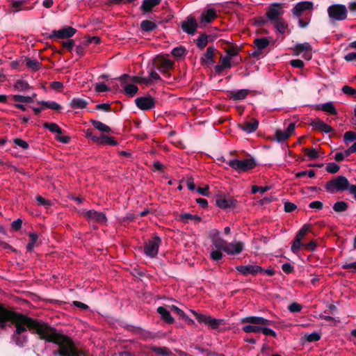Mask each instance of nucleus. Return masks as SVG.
Returning <instances> with one entry per match:
<instances>
[{
	"instance_id": "1",
	"label": "nucleus",
	"mask_w": 356,
	"mask_h": 356,
	"mask_svg": "<svg viewBox=\"0 0 356 356\" xmlns=\"http://www.w3.org/2000/svg\"><path fill=\"white\" fill-rule=\"evenodd\" d=\"M8 323H11L15 327L11 340L19 347H24L27 343V337L22 335L27 330L37 334L40 339H44V323L16 312L12 307H6L0 303V328L5 329Z\"/></svg>"
},
{
	"instance_id": "2",
	"label": "nucleus",
	"mask_w": 356,
	"mask_h": 356,
	"mask_svg": "<svg viewBox=\"0 0 356 356\" xmlns=\"http://www.w3.org/2000/svg\"><path fill=\"white\" fill-rule=\"evenodd\" d=\"M313 9L314 3L309 1L298 2L291 9L292 15L298 19V26L300 28H306L309 24Z\"/></svg>"
},
{
	"instance_id": "3",
	"label": "nucleus",
	"mask_w": 356,
	"mask_h": 356,
	"mask_svg": "<svg viewBox=\"0 0 356 356\" xmlns=\"http://www.w3.org/2000/svg\"><path fill=\"white\" fill-rule=\"evenodd\" d=\"M325 189L333 193L335 191H343L348 190L350 194L353 195L356 200V185H350L345 176H338L326 182Z\"/></svg>"
},
{
	"instance_id": "4",
	"label": "nucleus",
	"mask_w": 356,
	"mask_h": 356,
	"mask_svg": "<svg viewBox=\"0 0 356 356\" xmlns=\"http://www.w3.org/2000/svg\"><path fill=\"white\" fill-rule=\"evenodd\" d=\"M241 323H250L242 327V330L246 333L261 332V325H272L273 321L260 316H250L242 318Z\"/></svg>"
},
{
	"instance_id": "5",
	"label": "nucleus",
	"mask_w": 356,
	"mask_h": 356,
	"mask_svg": "<svg viewBox=\"0 0 356 356\" xmlns=\"http://www.w3.org/2000/svg\"><path fill=\"white\" fill-rule=\"evenodd\" d=\"M212 245L216 250H220L225 252L228 254H240L244 247V244L242 242L227 243L225 240L221 237L211 242Z\"/></svg>"
},
{
	"instance_id": "6",
	"label": "nucleus",
	"mask_w": 356,
	"mask_h": 356,
	"mask_svg": "<svg viewBox=\"0 0 356 356\" xmlns=\"http://www.w3.org/2000/svg\"><path fill=\"white\" fill-rule=\"evenodd\" d=\"M227 164L238 173L248 172L257 165V163L253 157L242 160L231 159L227 162Z\"/></svg>"
},
{
	"instance_id": "7",
	"label": "nucleus",
	"mask_w": 356,
	"mask_h": 356,
	"mask_svg": "<svg viewBox=\"0 0 356 356\" xmlns=\"http://www.w3.org/2000/svg\"><path fill=\"white\" fill-rule=\"evenodd\" d=\"M327 11L332 23L336 21L345 20L348 17V9L343 4H332L327 8Z\"/></svg>"
},
{
	"instance_id": "8",
	"label": "nucleus",
	"mask_w": 356,
	"mask_h": 356,
	"mask_svg": "<svg viewBox=\"0 0 356 356\" xmlns=\"http://www.w3.org/2000/svg\"><path fill=\"white\" fill-rule=\"evenodd\" d=\"M154 67L165 77L170 78V70L174 69L175 63L161 56H157L153 63Z\"/></svg>"
},
{
	"instance_id": "9",
	"label": "nucleus",
	"mask_w": 356,
	"mask_h": 356,
	"mask_svg": "<svg viewBox=\"0 0 356 356\" xmlns=\"http://www.w3.org/2000/svg\"><path fill=\"white\" fill-rule=\"evenodd\" d=\"M161 243V240L160 237L157 235H154L151 239L145 243L143 248L144 253L149 257H156Z\"/></svg>"
},
{
	"instance_id": "10",
	"label": "nucleus",
	"mask_w": 356,
	"mask_h": 356,
	"mask_svg": "<svg viewBox=\"0 0 356 356\" xmlns=\"http://www.w3.org/2000/svg\"><path fill=\"white\" fill-rule=\"evenodd\" d=\"M191 312L195 316V317L196 318L197 321L199 323H203L205 325H207L209 327H211V328H212L213 330L218 329L220 325L222 324L224 322V320L222 319H217L212 318L209 315L199 314L195 310L191 309Z\"/></svg>"
},
{
	"instance_id": "11",
	"label": "nucleus",
	"mask_w": 356,
	"mask_h": 356,
	"mask_svg": "<svg viewBox=\"0 0 356 356\" xmlns=\"http://www.w3.org/2000/svg\"><path fill=\"white\" fill-rule=\"evenodd\" d=\"M46 129H48L50 132L55 134V140L63 144H68L71 138L68 136H63L65 132L56 123L54 122H46Z\"/></svg>"
},
{
	"instance_id": "12",
	"label": "nucleus",
	"mask_w": 356,
	"mask_h": 356,
	"mask_svg": "<svg viewBox=\"0 0 356 356\" xmlns=\"http://www.w3.org/2000/svg\"><path fill=\"white\" fill-rule=\"evenodd\" d=\"M76 29L70 26H64L58 30H53L51 33L46 38H49L50 39H70L72 38L76 33Z\"/></svg>"
},
{
	"instance_id": "13",
	"label": "nucleus",
	"mask_w": 356,
	"mask_h": 356,
	"mask_svg": "<svg viewBox=\"0 0 356 356\" xmlns=\"http://www.w3.org/2000/svg\"><path fill=\"white\" fill-rule=\"evenodd\" d=\"M284 14L283 6L282 3H274L267 9L266 16L270 22H273L282 18Z\"/></svg>"
},
{
	"instance_id": "14",
	"label": "nucleus",
	"mask_w": 356,
	"mask_h": 356,
	"mask_svg": "<svg viewBox=\"0 0 356 356\" xmlns=\"http://www.w3.org/2000/svg\"><path fill=\"white\" fill-rule=\"evenodd\" d=\"M136 106L142 111H149L155 107L156 100L151 95L138 97L134 100Z\"/></svg>"
},
{
	"instance_id": "15",
	"label": "nucleus",
	"mask_w": 356,
	"mask_h": 356,
	"mask_svg": "<svg viewBox=\"0 0 356 356\" xmlns=\"http://www.w3.org/2000/svg\"><path fill=\"white\" fill-rule=\"evenodd\" d=\"M181 27L184 32L188 35H194L197 28V23L195 17L189 15L186 20L181 22Z\"/></svg>"
},
{
	"instance_id": "16",
	"label": "nucleus",
	"mask_w": 356,
	"mask_h": 356,
	"mask_svg": "<svg viewBox=\"0 0 356 356\" xmlns=\"http://www.w3.org/2000/svg\"><path fill=\"white\" fill-rule=\"evenodd\" d=\"M296 124L291 122L289 124L286 131L277 129L275 131L273 139L276 140L278 143H282L286 140L291 134L295 132Z\"/></svg>"
},
{
	"instance_id": "17",
	"label": "nucleus",
	"mask_w": 356,
	"mask_h": 356,
	"mask_svg": "<svg viewBox=\"0 0 356 356\" xmlns=\"http://www.w3.org/2000/svg\"><path fill=\"white\" fill-rule=\"evenodd\" d=\"M215 204L222 209H232L236 207L237 201L232 197L218 196L215 199Z\"/></svg>"
},
{
	"instance_id": "18",
	"label": "nucleus",
	"mask_w": 356,
	"mask_h": 356,
	"mask_svg": "<svg viewBox=\"0 0 356 356\" xmlns=\"http://www.w3.org/2000/svg\"><path fill=\"white\" fill-rule=\"evenodd\" d=\"M236 270L244 276L248 275H256L258 273H262L264 269L257 265L237 266Z\"/></svg>"
},
{
	"instance_id": "19",
	"label": "nucleus",
	"mask_w": 356,
	"mask_h": 356,
	"mask_svg": "<svg viewBox=\"0 0 356 356\" xmlns=\"http://www.w3.org/2000/svg\"><path fill=\"white\" fill-rule=\"evenodd\" d=\"M217 50L213 47H209L206 52L200 58V63L202 65H212L216 63L214 60L215 52Z\"/></svg>"
},
{
	"instance_id": "20",
	"label": "nucleus",
	"mask_w": 356,
	"mask_h": 356,
	"mask_svg": "<svg viewBox=\"0 0 356 356\" xmlns=\"http://www.w3.org/2000/svg\"><path fill=\"white\" fill-rule=\"evenodd\" d=\"M216 10L213 8H209L207 11L202 13L200 16V24L202 26H206L207 24L211 23L217 18Z\"/></svg>"
},
{
	"instance_id": "21",
	"label": "nucleus",
	"mask_w": 356,
	"mask_h": 356,
	"mask_svg": "<svg viewBox=\"0 0 356 356\" xmlns=\"http://www.w3.org/2000/svg\"><path fill=\"white\" fill-rule=\"evenodd\" d=\"M249 93L250 90L248 89L228 90L227 92V97L234 101H241L245 99Z\"/></svg>"
},
{
	"instance_id": "22",
	"label": "nucleus",
	"mask_w": 356,
	"mask_h": 356,
	"mask_svg": "<svg viewBox=\"0 0 356 356\" xmlns=\"http://www.w3.org/2000/svg\"><path fill=\"white\" fill-rule=\"evenodd\" d=\"M85 216L90 220H93L95 222L103 224L107 221L106 214L103 212H99L93 209L89 210L86 213Z\"/></svg>"
},
{
	"instance_id": "23",
	"label": "nucleus",
	"mask_w": 356,
	"mask_h": 356,
	"mask_svg": "<svg viewBox=\"0 0 356 356\" xmlns=\"http://www.w3.org/2000/svg\"><path fill=\"white\" fill-rule=\"evenodd\" d=\"M157 313L160 315L161 319L164 321L166 324H173L175 319L170 314V310L166 307L160 306L156 309Z\"/></svg>"
},
{
	"instance_id": "24",
	"label": "nucleus",
	"mask_w": 356,
	"mask_h": 356,
	"mask_svg": "<svg viewBox=\"0 0 356 356\" xmlns=\"http://www.w3.org/2000/svg\"><path fill=\"white\" fill-rule=\"evenodd\" d=\"M258 126L259 121L254 118L252 119L251 121H245L242 124H238V127L248 134L254 132Z\"/></svg>"
},
{
	"instance_id": "25",
	"label": "nucleus",
	"mask_w": 356,
	"mask_h": 356,
	"mask_svg": "<svg viewBox=\"0 0 356 356\" xmlns=\"http://www.w3.org/2000/svg\"><path fill=\"white\" fill-rule=\"evenodd\" d=\"M310 125L313 127L314 128L322 131L325 134L331 133L333 131V128L330 127V125L327 124L325 122H324L323 120L320 119H315L311 123Z\"/></svg>"
},
{
	"instance_id": "26",
	"label": "nucleus",
	"mask_w": 356,
	"mask_h": 356,
	"mask_svg": "<svg viewBox=\"0 0 356 356\" xmlns=\"http://www.w3.org/2000/svg\"><path fill=\"white\" fill-rule=\"evenodd\" d=\"M161 0H143L140 10L143 14L151 13L153 8L159 6Z\"/></svg>"
},
{
	"instance_id": "27",
	"label": "nucleus",
	"mask_w": 356,
	"mask_h": 356,
	"mask_svg": "<svg viewBox=\"0 0 356 356\" xmlns=\"http://www.w3.org/2000/svg\"><path fill=\"white\" fill-rule=\"evenodd\" d=\"M220 63V65H216L214 67V70L217 74H220L225 69L231 68L232 67L231 58L229 56H221Z\"/></svg>"
},
{
	"instance_id": "28",
	"label": "nucleus",
	"mask_w": 356,
	"mask_h": 356,
	"mask_svg": "<svg viewBox=\"0 0 356 356\" xmlns=\"http://www.w3.org/2000/svg\"><path fill=\"white\" fill-rule=\"evenodd\" d=\"M158 27V25L156 22L145 19L143 20L140 24V29L143 32H151L156 29Z\"/></svg>"
},
{
	"instance_id": "29",
	"label": "nucleus",
	"mask_w": 356,
	"mask_h": 356,
	"mask_svg": "<svg viewBox=\"0 0 356 356\" xmlns=\"http://www.w3.org/2000/svg\"><path fill=\"white\" fill-rule=\"evenodd\" d=\"M148 348L154 353L162 356H170L172 355L171 350L167 347H158L154 345H149Z\"/></svg>"
},
{
	"instance_id": "30",
	"label": "nucleus",
	"mask_w": 356,
	"mask_h": 356,
	"mask_svg": "<svg viewBox=\"0 0 356 356\" xmlns=\"http://www.w3.org/2000/svg\"><path fill=\"white\" fill-rule=\"evenodd\" d=\"M98 145H109L111 146H115L118 144V141L114 137L109 136L108 135L102 134L99 137Z\"/></svg>"
},
{
	"instance_id": "31",
	"label": "nucleus",
	"mask_w": 356,
	"mask_h": 356,
	"mask_svg": "<svg viewBox=\"0 0 356 356\" xmlns=\"http://www.w3.org/2000/svg\"><path fill=\"white\" fill-rule=\"evenodd\" d=\"M179 220L187 223L189 220H194L196 222H200L202 220L200 216L197 215H192L189 213H183L179 216Z\"/></svg>"
},
{
	"instance_id": "32",
	"label": "nucleus",
	"mask_w": 356,
	"mask_h": 356,
	"mask_svg": "<svg viewBox=\"0 0 356 356\" xmlns=\"http://www.w3.org/2000/svg\"><path fill=\"white\" fill-rule=\"evenodd\" d=\"M115 79L119 80L121 84H125L129 81L140 83L141 77L138 76H131L128 74H123L120 76L115 78Z\"/></svg>"
},
{
	"instance_id": "33",
	"label": "nucleus",
	"mask_w": 356,
	"mask_h": 356,
	"mask_svg": "<svg viewBox=\"0 0 356 356\" xmlns=\"http://www.w3.org/2000/svg\"><path fill=\"white\" fill-rule=\"evenodd\" d=\"M122 85L124 86L123 91L124 94L131 97H133L135 95H136L138 91V86L134 84L127 83Z\"/></svg>"
},
{
	"instance_id": "34",
	"label": "nucleus",
	"mask_w": 356,
	"mask_h": 356,
	"mask_svg": "<svg viewBox=\"0 0 356 356\" xmlns=\"http://www.w3.org/2000/svg\"><path fill=\"white\" fill-rule=\"evenodd\" d=\"M90 122L96 129H97L103 133L111 132V129L108 126L102 123L100 121L91 119L90 120Z\"/></svg>"
},
{
	"instance_id": "35",
	"label": "nucleus",
	"mask_w": 356,
	"mask_h": 356,
	"mask_svg": "<svg viewBox=\"0 0 356 356\" xmlns=\"http://www.w3.org/2000/svg\"><path fill=\"white\" fill-rule=\"evenodd\" d=\"M253 44L259 50L266 49L270 44V41L267 38H257L254 40Z\"/></svg>"
},
{
	"instance_id": "36",
	"label": "nucleus",
	"mask_w": 356,
	"mask_h": 356,
	"mask_svg": "<svg viewBox=\"0 0 356 356\" xmlns=\"http://www.w3.org/2000/svg\"><path fill=\"white\" fill-rule=\"evenodd\" d=\"M272 23L273 24V26L277 31L282 35L285 33L286 29L288 28V24L283 18L275 21Z\"/></svg>"
},
{
	"instance_id": "37",
	"label": "nucleus",
	"mask_w": 356,
	"mask_h": 356,
	"mask_svg": "<svg viewBox=\"0 0 356 356\" xmlns=\"http://www.w3.org/2000/svg\"><path fill=\"white\" fill-rule=\"evenodd\" d=\"M318 109H321V111L324 112H327L332 115H337V111L335 108L333 103L332 102H329L323 104H320L318 108Z\"/></svg>"
},
{
	"instance_id": "38",
	"label": "nucleus",
	"mask_w": 356,
	"mask_h": 356,
	"mask_svg": "<svg viewBox=\"0 0 356 356\" xmlns=\"http://www.w3.org/2000/svg\"><path fill=\"white\" fill-rule=\"evenodd\" d=\"M88 104V102L81 98H74L70 103V106L73 109H79L85 108Z\"/></svg>"
},
{
	"instance_id": "39",
	"label": "nucleus",
	"mask_w": 356,
	"mask_h": 356,
	"mask_svg": "<svg viewBox=\"0 0 356 356\" xmlns=\"http://www.w3.org/2000/svg\"><path fill=\"white\" fill-rule=\"evenodd\" d=\"M24 63H25V65L27 67H29L34 71L38 70L41 65V63H40L37 60L30 59L28 58H24L22 60V64H24Z\"/></svg>"
},
{
	"instance_id": "40",
	"label": "nucleus",
	"mask_w": 356,
	"mask_h": 356,
	"mask_svg": "<svg viewBox=\"0 0 356 356\" xmlns=\"http://www.w3.org/2000/svg\"><path fill=\"white\" fill-rule=\"evenodd\" d=\"M348 204L345 201H339L334 204L332 209L337 213H341L347 211Z\"/></svg>"
},
{
	"instance_id": "41",
	"label": "nucleus",
	"mask_w": 356,
	"mask_h": 356,
	"mask_svg": "<svg viewBox=\"0 0 356 356\" xmlns=\"http://www.w3.org/2000/svg\"><path fill=\"white\" fill-rule=\"evenodd\" d=\"M208 35L206 33H202L196 40L197 47L200 49H203L208 44Z\"/></svg>"
},
{
	"instance_id": "42",
	"label": "nucleus",
	"mask_w": 356,
	"mask_h": 356,
	"mask_svg": "<svg viewBox=\"0 0 356 356\" xmlns=\"http://www.w3.org/2000/svg\"><path fill=\"white\" fill-rule=\"evenodd\" d=\"M308 50H312V47L307 42L297 44L294 49L295 54L297 56Z\"/></svg>"
},
{
	"instance_id": "43",
	"label": "nucleus",
	"mask_w": 356,
	"mask_h": 356,
	"mask_svg": "<svg viewBox=\"0 0 356 356\" xmlns=\"http://www.w3.org/2000/svg\"><path fill=\"white\" fill-rule=\"evenodd\" d=\"M26 3V0L13 1L12 7L13 8V11L19 12L20 10L28 9V8L24 6Z\"/></svg>"
},
{
	"instance_id": "44",
	"label": "nucleus",
	"mask_w": 356,
	"mask_h": 356,
	"mask_svg": "<svg viewBox=\"0 0 356 356\" xmlns=\"http://www.w3.org/2000/svg\"><path fill=\"white\" fill-rule=\"evenodd\" d=\"M171 54L176 58H181L187 54V51L183 46L177 47L172 49Z\"/></svg>"
},
{
	"instance_id": "45",
	"label": "nucleus",
	"mask_w": 356,
	"mask_h": 356,
	"mask_svg": "<svg viewBox=\"0 0 356 356\" xmlns=\"http://www.w3.org/2000/svg\"><path fill=\"white\" fill-rule=\"evenodd\" d=\"M302 151L309 157V160H314L319 157L318 152L313 147L305 148Z\"/></svg>"
},
{
	"instance_id": "46",
	"label": "nucleus",
	"mask_w": 356,
	"mask_h": 356,
	"mask_svg": "<svg viewBox=\"0 0 356 356\" xmlns=\"http://www.w3.org/2000/svg\"><path fill=\"white\" fill-rule=\"evenodd\" d=\"M310 225L305 224L302 226V227L297 232L295 238H298L301 241L302 238L306 235L308 232H310Z\"/></svg>"
},
{
	"instance_id": "47",
	"label": "nucleus",
	"mask_w": 356,
	"mask_h": 356,
	"mask_svg": "<svg viewBox=\"0 0 356 356\" xmlns=\"http://www.w3.org/2000/svg\"><path fill=\"white\" fill-rule=\"evenodd\" d=\"M356 140V133L354 131H346L343 135V141L346 145H348L350 142Z\"/></svg>"
},
{
	"instance_id": "48",
	"label": "nucleus",
	"mask_w": 356,
	"mask_h": 356,
	"mask_svg": "<svg viewBox=\"0 0 356 356\" xmlns=\"http://www.w3.org/2000/svg\"><path fill=\"white\" fill-rule=\"evenodd\" d=\"M49 108L57 112H60L63 107L60 104L54 101H46V109Z\"/></svg>"
},
{
	"instance_id": "49",
	"label": "nucleus",
	"mask_w": 356,
	"mask_h": 356,
	"mask_svg": "<svg viewBox=\"0 0 356 356\" xmlns=\"http://www.w3.org/2000/svg\"><path fill=\"white\" fill-rule=\"evenodd\" d=\"M15 88L19 91H25L29 88V85L25 81L17 80L15 84Z\"/></svg>"
},
{
	"instance_id": "50",
	"label": "nucleus",
	"mask_w": 356,
	"mask_h": 356,
	"mask_svg": "<svg viewBox=\"0 0 356 356\" xmlns=\"http://www.w3.org/2000/svg\"><path fill=\"white\" fill-rule=\"evenodd\" d=\"M222 250H211L210 252V257L212 260L215 261H220L222 257L223 254L221 252Z\"/></svg>"
},
{
	"instance_id": "51",
	"label": "nucleus",
	"mask_w": 356,
	"mask_h": 356,
	"mask_svg": "<svg viewBox=\"0 0 356 356\" xmlns=\"http://www.w3.org/2000/svg\"><path fill=\"white\" fill-rule=\"evenodd\" d=\"M13 99L15 102H18L21 103H30L32 102V97L29 96H23L19 95H15L12 97Z\"/></svg>"
},
{
	"instance_id": "52",
	"label": "nucleus",
	"mask_w": 356,
	"mask_h": 356,
	"mask_svg": "<svg viewBox=\"0 0 356 356\" xmlns=\"http://www.w3.org/2000/svg\"><path fill=\"white\" fill-rule=\"evenodd\" d=\"M61 45L64 49L68 50L69 51H72L75 45V42L74 40L70 38L66 41H63L61 42Z\"/></svg>"
},
{
	"instance_id": "53",
	"label": "nucleus",
	"mask_w": 356,
	"mask_h": 356,
	"mask_svg": "<svg viewBox=\"0 0 356 356\" xmlns=\"http://www.w3.org/2000/svg\"><path fill=\"white\" fill-rule=\"evenodd\" d=\"M302 246L303 247V243H301V241L294 238L291 250L293 253H297Z\"/></svg>"
},
{
	"instance_id": "54",
	"label": "nucleus",
	"mask_w": 356,
	"mask_h": 356,
	"mask_svg": "<svg viewBox=\"0 0 356 356\" xmlns=\"http://www.w3.org/2000/svg\"><path fill=\"white\" fill-rule=\"evenodd\" d=\"M339 169V165L335 163H329L326 166V171L331 174L337 173Z\"/></svg>"
},
{
	"instance_id": "55",
	"label": "nucleus",
	"mask_w": 356,
	"mask_h": 356,
	"mask_svg": "<svg viewBox=\"0 0 356 356\" xmlns=\"http://www.w3.org/2000/svg\"><path fill=\"white\" fill-rule=\"evenodd\" d=\"M305 339L309 342L318 341L321 339V334H318V332H312L311 334H306L305 335Z\"/></svg>"
},
{
	"instance_id": "56",
	"label": "nucleus",
	"mask_w": 356,
	"mask_h": 356,
	"mask_svg": "<svg viewBox=\"0 0 356 356\" xmlns=\"http://www.w3.org/2000/svg\"><path fill=\"white\" fill-rule=\"evenodd\" d=\"M268 21L266 16H259L254 19V24L257 26H264L266 24Z\"/></svg>"
},
{
	"instance_id": "57",
	"label": "nucleus",
	"mask_w": 356,
	"mask_h": 356,
	"mask_svg": "<svg viewBox=\"0 0 356 356\" xmlns=\"http://www.w3.org/2000/svg\"><path fill=\"white\" fill-rule=\"evenodd\" d=\"M342 92L348 95V96H354L356 94V89L346 85L343 86L341 88Z\"/></svg>"
},
{
	"instance_id": "58",
	"label": "nucleus",
	"mask_w": 356,
	"mask_h": 356,
	"mask_svg": "<svg viewBox=\"0 0 356 356\" xmlns=\"http://www.w3.org/2000/svg\"><path fill=\"white\" fill-rule=\"evenodd\" d=\"M302 308V305L298 302H292L288 306V309L292 313L300 312Z\"/></svg>"
},
{
	"instance_id": "59",
	"label": "nucleus",
	"mask_w": 356,
	"mask_h": 356,
	"mask_svg": "<svg viewBox=\"0 0 356 356\" xmlns=\"http://www.w3.org/2000/svg\"><path fill=\"white\" fill-rule=\"evenodd\" d=\"M270 189L268 186H252L251 192L252 194H255L257 192L261 193V194L264 193Z\"/></svg>"
},
{
	"instance_id": "60",
	"label": "nucleus",
	"mask_w": 356,
	"mask_h": 356,
	"mask_svg": "<svg viewBox=\"0 0 356 356\" xmlns=\"http://www.w3.org/2000/svg\"><path fill=\"white\" fill-rule=\"evenodd\" d=\"M49 87L51 90L60 92L63 88V84L60 81H52L50 83Z\"/></svg>"
},
{
	"instance_id": "61",
	"label": "nucleus",
	"mask_w": 356,
	"mask_h": 356,
	"mask_svg": "<svg viewBox=\"0 0 356 356\" xmlns=\"http://www.w3.org/2000/svg\"><path fill=\"white\" fill-rule=\"evenodd\" d=\"M265 326L266 325H261V332H262L266 336H272L273 337H276V332L273 330L266 327Z\"/></svg>"
},
{
	"instance_id": "62",
	"label": "nucleus",
	"mask_w": 356,
	"mask_h": 356,
	"mask_svg": "<svg viewBox=\"0 0 356 356\" xmlns=\"http://www.w3.org/2000/svg\"><path fill=\"white\" fill-rule=\"evenodd\" d=\"M95 90L98 92H107L110 88L103 82L97 83L95 85Z\"/></svg>"
},
{
	"instance_id": "63",
	"label": "nucleus",
	"mask_w": 356,
	"mask_h": 356,
	"mask_svg": "<svg viewBox=\"0 0 356 356\" xmlns=\"http://www.w3.org/2000/svg\"><path fill=\"white\" fill-rule=\"evenodd\" d=\"M13 142L16 145L21 147L24 149H26L29 147L28 143L21 138H15Z\"/></svg>"
},
{
	"instance_id": "64",
	"label": "nucleus",
	"mask_w": 356,
	"mask_h": 356,
	"mask_svg": "<svg viewBox=\"0 0 356 356\" xmlns=\"http://www.w3.org/2000/svg\"><path fill=\"white\" fill-rule=\"evenodd\" d=\"M168 307L169 308V309L171 312L176 313L181 318L185 314V312L182 309H179L178 307H177L176 305H168Z\"/></svg>"
}]
</instances>
